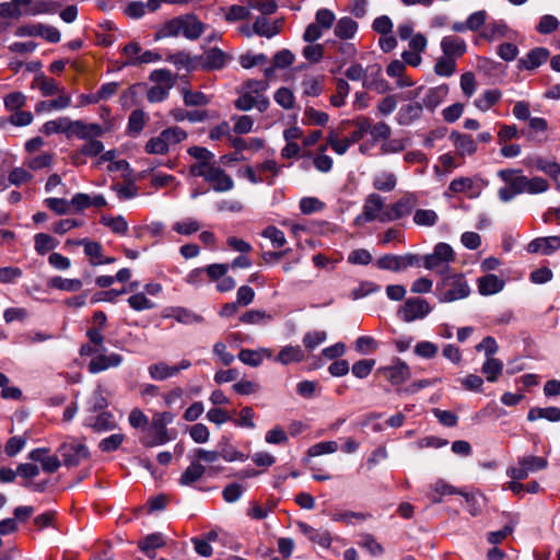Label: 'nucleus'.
I'll return each instance as SVG.
<instances>
[{
	"mask_svg": "<svg viewBox=\"0 0 560 560\" xmlns=\"http://www.w3.org/2000/svg\"><path fill=\"white\" fill-rule=\"evenodd\" d=\"M521 173L518 170H501L499 171V177L506 184H509L516 195L527 192L528 178L525 175H516Z\"/></svg>",
	"mask_w": 560,
	"mask_h": 560,
	"instance_id": "nucleus-17",
	"label": "nucleus"
},
{
	"mask_svg": "<svg viewBox=\"0 0 560 560\" xmlns=\"http://www.w3.org/2000/svg\"><path fill=\"white\" fill-rule=\"evenodd\" d=\"M376 374L384 376L388 382L396 386L409 380L411 371L406 362L396 358L393 360L390 365L378 368L376 370Z\"/></svg>",
	"mask_w": 560,
	"mask_h": 560,
	"instance_id": "nucleus-7",
	"label": "nucleus"
},
{
	"mask_svg": "<svg viewBox=\"0 0 560 560\" xmlns=\"http://www.w3.org/2000/svg\"><path fill=\"white\" fill-rule=\"evenodd\" d=\"M179 36V19L175 16L161 24L153 35L154 40Z\"/></svg>",
	"mask_w": 560,
	"mask_h": 560,
	"instance_id": "nucleus-34",
	"label": "nucleus"
},
{
	"mask_svg": "<svg viewBox=\"0 0 560 560\" xmlns=\"http://www.w3.org/2000/svg\"><path fill=\"white\" fill-rule=\"evenodd\" d=\"M148 371L151 378L155 381H164L168 377L175 376L178 373V369H175V365H167L165 362L151 364Z\"/></svg>",
	"mask_w": 560,
	"mask_h": 560,
	"instance_id": "nucleus-37",
	"label": "nucleus"
},
{
	"mask_svg": "<svg viewBox=\"0 0 560 560\" xmlns=\"http://www.w3.org/2000/svg\"><path fill=\"white\" fill-rule=\"evenodd\" d=\"M338 450V443L336 441L319 442L312 445L307 450V455L311 457L320 456L324 454H331Z\"/></svg>",
	"mask_w": 560,
	"mask_h": 560,
	"instance_id": "nucleus-56",
	"label": "nucleus"
},
{
	"mask_svg": "<svg viewBox=\"0 0 560 560\" xmlns=\"http://www.w3.org/2000/svg\"><path fill=\"white\" fill-rule=\"evenodd\" d=\"M358 27L359 25L353 19L343 16L337 22L334 33L340 39H351L354 37Z\"/></svg>",
	"mask_w": 560,
	"mask_h": 560,
	"instance_id": "nucleus-31",
	"label": "nucleus"
},
{
	"mask_svg": "<svg viewBox=\"0 0 560 560\" xmlns=\"http://www.w3.org/2000/svg\"><path fill=\"white\" fill-rule=\"evenodd\" d=\"M124 440H125V435L122 433H115V434H112V435L103 439L100 442L98 447L102 452H105V453L115 452L120 447Z\"/></svg>",
	"mask_w": 560,
	"mask_h": 560,
	"instance_id": "nucleus-61",
	"label": "nucleus"
},
{
	"mask_svg": "<svg viewBox=\"0 0 560 560\" xmlns=\"http://www.w3.org/2000/svg\"><path fill=\"white\" fill-rule=\"evenodd\" d=\"M148 119V115L142 109H133L128 117L126 135L132 138L138 137L145 127Z\"/></svg>",
	"mask_w": 560,
	"mask_h": 560,
	"instance_id": "nucleus-24",
	"label": "nucleus"
},
{
	"mask_svg": "<svg viewBox=\"0 0 560 560\" xmlns=\"http://www.w3.org/2000/svg\"><path fill=\"white\" fill-rule=\"evenodd\" d=\"M441 50L444 56L452 59L464 56L467 51L466 42L454 35L444 36L441 40Z\"/></svg>",
	"mask_w": 560,
	"mask_h": 560,
	"instance_id": "nucleus-15",
	"label": "nucleus"
},
{
	"mask_svg": "<svg viewBox=\"0 0 560 560\" xmlns=\"http://www.w3.org/2000/svg\"><path fill=\"white\" fill-rule=\"evenodd\" d=\"M508 31V25L503 22H492L487 28L482 32L481 36L488 40L492 42L495 37H504Z\"/></svg>",
	"mask_w": 560,
	"mask_h": 560,
	"instance_id": "nucleus-54",
	"label": "nucleus"
},
{
	"mask_svg": "<svg viewBox=\"0 0 560 560\" xmlns=\"http://www.w3.org/2000/svg\"><path fill=\"white\" fill-rule=\"evenodd\" d=\"M432 312L430 303L421 296L405 300L397 315H429Z\"/></svg>",
	"mask_w": 560,
	"mask_h": 560,
	"instance_id": "nucleus-14",
	"label": "nucleus"
},
{
	"mask_svg": "<svg viewBox=\"0 0 560 560\" xmlns=\"http://www.w3.org/2000/svg\"><path fill=\"white\" fill-rule=\"evenodd\" d=\"M45 206L58 215L71 212L70 202L65 198L49 197L44 200Z\"/></svg>",
	"mask_w": 560,
	"mask_h": 560,
	"instance_id": "nucleus-51",
	"label": "nucleus"
},
{
	"mask_svg": "<svg viewBox=\"0 0 560 560\" xmlns=\"http://www.w3.org/2000/svg\"><path fill=\"white\" fill-rule=\"evenodd\" d=\"M450 138L460 155H471L477 151V144L470 135L452 131Z\"/></svg>",
	"mask_w": 560,
	"mask_h": 560,
	"instance_id": "nucleus-25",
	"label": "nucleus"
},
{
	"mask_svg": "<svg viewBox=\"0 0 560 560\" xmlns=\"http://www.w3.org/2000/svg\"><path fill=\"white\" fill-rule=\"evenodd\" d=\"M352 124L355 126V129L348 137L352 143L359 142L363 136L370 131L371 129V120L365 116L357 117Z\"/></svg>",
	"mask_w": 560,
	"mask_h": 560,
	"instance_id": "nucleus-43",
	"label": "nucleus"
},
{
	"mask_svg": "<svg viewBox=\"0 0 560 560\" xmlns=\"http://www.w3.org/2000/svg\"><path fill=\"white\" fill-rule=\"evenodd\" d=\"M560 248V236L536 237L527 245V252L530 254L541 253L549 256Z\"/></svg>",
	"mask_w": 560,
	"mask_h": 560,
	"instance_id": "nucleus-13",
	"label": "nucleus"
},
{
	"mask_svg": "<svg viewBox=\"0 0 560 560\" xmlns=\"http://www.w3.org/2000/svg\"><path fill=\"white\" fill-rule=\"evenodd\" d=\"M100 223L112 230L113 233L125 235L128 232V222L122 215H102Z\"/></svg>",
	"mask_w": 560,
	"mask_h": 560,
	"instance_id": "nucleus-36",
	"label": "nucleus"
},
{
	"mask_svg": "<svg viewBox=\"0 0 560 560\" xmlns=\"http://www.w3.org/2000/svg\"><path fill=\"white\" fill-rule=\"evenodd\" d=\"M456 61L450 57H440L434 66V72L440 77L448 78L455 73Z\"/></svg>",
	"mask_w": 560,
	"mask_h": 560,
	"instance_id": "nucleus-50",
	"label": "nucleus"
},
{
	"mask_svg": "<svg viewBox=\"0 0 560 560\" xmlns=\"http://www.w3.org/2000/svg\"><path fill=\"white\" fill-rule=\"evenodd\" d=\"M504 280L493 273H487L478 279V292L481 295L497 294L504 288Z\"/></svg>",
	"mask_w": 560,
	"mask_h": 560,
	"instance_id": "nucleus-21",
	"label": "nucleus"
},
{
	"mask_svg": "<svg viewBox=\"0 0 560 560\" xmlns=\"http://www.w3.org/2000/svg\"><path fill=\"white\" fill-rule=\"evenodd\" d=\"M275 101L284 109H291L294 107L295 97L293 92L285 86L278 89L275 93Z\"/></svg>",
	"mask_w": 560,
	"mask_h": 560,
	"instance_id": "nucleus-53",
	"label": "nucleus"
},
{
	"mask_svg": "<svg viewBox=\"0 0 560 560\" xmlns=\"http://www.w3.org/2000/svg\"><path fill=\"white\" fill-rule=\"evenodd\" d=\"M518 465L525 466V469L529 474L547 468L548 462L544 457L529 455L518 458Z\"/></svg>",
	"mask_w": 560,
	"mask_h": 560,
	"instance_id": "nucleus-46",
	"label": "nucleus"
},
{
	"mask_svg": "<svg viewBox=\"0 0 560 560\" xmlns=\"http://www.w3.org/2000/svg\"><path fill=\"white\" fill-rule=\"evenodd\" d=\"M57 453L62 459L61 464L66 467H75L83 459L90 457L88 446L74 440L61 443L57 448Z\"/></svg>",
	"mask_w": 560,
	"mask_h": 560,
	"instance_id": "nucleus-5",
	"label": "nucleus"
},
{
	"mask_svg": "<svg viewBox=\"0 0 560 560\" xmlns=\"http://www.w3.org/2000/svg\"><path fill=\"white\" fill-rule=\"evenodd\" d=\"M261 236L270 240V242L272 243V246L276 248H280V247L284 246V244L287 243L284 233L275 225L267 226L261 232Z\"/></svg>",
	"mask_w": 560,
	"mask_h": 560,
	"instance_id": "nucleus-55",
	"label": "nucleus"
},
{
	"mask_svg": "<svg viewBox=\"0 0 560 560\" xmlns=\"http://www.w3.org/2000/svg\"><path fill=\"white\" fill-rule=\"evenodd\" d=\"M90 425L96 432H104V431H110V430L115 429L116 422L110 412L103 411L95 417L94 422L91 423Z\"/></svg>",
	"mask_w": 560,
	"mask_h": 560,
	"instance_id": "nucleus-48",
	"label": "nucleus"
},
{
	"mask_svg": "<svg viewBox=\"0 0 560 560\" xmlns=\"http://www.w3.org/2000/svg\"><path fill=\"white\" fill-rule=\"evenodd\" d=\"M144 150L149 154H166L168 152V147L162 137V133H160L158 137L151 138L145 143Z\"/></svg>",
	"mask_w": 560,
	"mask_h": 560,
	"instance_id": "nucleus-63",
	"label": "nucleus"
},
{
	"mask_svg": "<svg viewBox=\"0 0 560 560\" xmlns=\"http://www.w3.org/2000/svg\"><path fill=\"white\" fill-rule=\"evenodd\" d=\"M305 120L303 121L306 125H316L324 127L329 120L328 114L325 112L317 110L313 107H306L305 112Z\"/></svg>",
	"mask_w": 560,
	"mask_h": 560,
	"instance_id": "nucleus-52",
	"label": "nucleus"
},
{
	"mask_svg": "<svg viewBox=\"0 0 560 560\" xmlns=\"http://www.w3.org/2000/svg\"><path fill=\"white\" fill-rule=\"evenodd\" d=\"M48 287L51 289L77 292L82 288V281L80 279H66L60 276H55L48 279Z\"/></svg>",
	"mask_w": 560,
	"mask_h": 560,
	"instance_id": "nucleus-33",
	"label": "nucleus"
},
{
	"mask_svg": "<svg viewBox=\"0 0 560 560\" xmlns=\"http://www.w3.org/2000/svg\"><path fill=\"white\" fill-rule=\"evenodd\" d=\"M3 103L7 110H19L25 106L26 96L22 92H11L4 97Z\"/></svg>",
	"mask_w": 560,
	"mask_h": 560,
	"instance_id": "nucleus-62",
	"label": "nucleus"
},
{
	"mask_svg": "<svg viewBox=\"0 0 560 560\" xmlns=\"http://www.w3.org/2000/svg\"><path fill=\"white\" fill-rule=\"evenodd\" d=\"M502 97V92L498 89H491L485 91L475 100V106L481 112L489 110L494 106Z\"/></svg>",
	"mask_w": 560,
	"mask_h": 560,
	"instance_id": "nucleus-32",
	"label": "nucleus"
},
{
	"mask_svg": "<svg viewBox=\"0 0 560 560\" xmlns=\"http://www.w3.org/2000/svg\"><path fill=\"white\" fill-rule=\"evenodd\" d=\"M350 92V85L345 79L336 81V93L331 95L330 103L334 107H341L346 103V97Z\"/></svg>",
	"mask_w": 560,
	"mask_h": 560,
	"instance_id": "nucleus-44",
	"label": "nucleus"
},
{
	"mask_svg": "<svg viewBox=\"0 0 560 560\" xmlns=\"http://www.w3.org/2000/svg\"><path fill=\"white\" fill-rule=\"evenodd\" d=\"M470 288L463 273L444 275L436 283L434 295L441 303H451L467 298Z\"/></svg>",
	"mask_w": 560,
	"mask_h": 560,
	"instance_id": "nucleus-2",
	"label": "nucleus"
},
{
	"mask_svg": "<svg viewBox=\"0 0 560 560\" xmlns=\"http://www.w3.org/2000/svg\"><path fill=\"white\" fill-rule=\"evenodd\" d=\"M304 358V352L300 346H287L280 350L275 361L288 365L293 362H301Z\"/></svg>",
	"mask_w": 560,
	"mask_h": 560,
	"instance_id": "nucleus-30",
	"label": "nucleus"
},
{
	"mask_svg": "<svg viewBox=\"0 0 560 560\" xmlns=\"http://www.w3.org/2000/svg\"><path fill=\"white\" fill-rule=\"evenodd\" d=\"M69 131L79 139L94 140L101 137L104 132L101 125L95 122H84L82 120H75L69 122Z\"/></svg>",
	"mask_w": 560,
	"mask_h": 560,
	"instance_id": "nucleus-12",
	"label": "nucleus"
},
{
	"mask_svg": "<svg viewBox=\"0 0 560 560\" xmlns=\"http://www.w3.org/2000/svg\"><path fill=\"white\" fill-rule=\"evenodd\" d=\"M207 183H209L211 188L217 192H225L234 188L233 178L218 165L212 168Z\"/></svg>",
	"mask_w": 560,
	"mask_h": 560,
	"instance_id": "nucleus-16",
	"label": "nucleus"
},
{
	"mask_svg": "<svg viewBox=\"0 0 560 560\" xmlns=\"http://www.w3.org/2000/svg\"><path fill=\"white\" fill-rule=\"evenodd\" d=\"M165 60L173 63L178 70L186 69L187 71H194L198 69L197 56L191 57L189 52L185 50L168 54Z\"/></svg>",
	"mask_w": 560,
	"mask_h": 560,
	"instance_id": "nucleus-23",
	"label": "nucleus"
},
{
	"mask_svg": "<svg viewBox=\"0 0 560 560\" xmlns=\"http://www.w3.org/2000/svg\"><path fill=\"white\" fill-rule=\"evenodd\" d=\"M174 419L171 412H156L153 415L151 423L148 424L144 434L140 438V443L144 447H153L167 443L171 438L166 425Z\"/></svg>",
	"mask_w": 560,
	"mask_h": 560,
	"instance_id": "nucleus-3",
	"label": "nucleus"
},
{
	"mask_svg": "<svg viewBox=\"0 0 560 560\" xmlns=\"http://www.w3.org/2000/svg\"><path fill=\"white\" fill-rule=\"evenodd\" d=\"M422 257L418 254L407 253L405 255H396V272L404 271L410 267H420Z\"/></svg>",
	"mask_w": 560,
	"mask_h": 560,
	"instance_id": "nucleus-45",
	"label": "nucleus"
},
{
	"mask_svg": "<svg viewBox=\"0 0 560 560\" xmlns=\"http://www.w3.org/2000/svg\"><path fill=\"white\" fill-rule=\"evenodd\" d=\"M438 220V213L431 209H418L413 214V222L420 226H433Z\"/></svg>",
	"mask_w": 560,
	"mask_h": 560,
	"instance_id": "nucleus-47",
	"label": "nucleus"
},
{
	"mask_svg": "<svg viewBox=\"0 0 560 560\" xmlns=\"http://www.w3.org/2000/svg\"><path fill=\"white\" fill-rule=\"evenodd\" d=\"M423 113V105L419 102L402 105L396 116V120L400 126H409L419 119Z\"/></svg>",
	"mask_w": 560,
	"mask_h": 560,
	"instance_id": "nucleus-19",
	"label": "nucleus"
},
{
	"mask_svg": "<svg viewBox=\"0 0 560 560\" xmlns=\"http://www.w3.org/2000/svg\"><path fill=\"white\" fill-rule=\"evenodd\" d=\"M149 79L156 85H162L171 90L175 84V78L173 73L167 69H155L150 73Z\"/></svg>",
	"mask_w": 560,
	"mask_h": 560,
	"instance_id": "nucleus-42",
	"label": "nucleus"
},
{
	"mask_svg": "<svg viewBox=\"0 0 560 560\" xmlns=\"http://www.w3.org/2000/svg\"><path fill=\"white\" fill-rule=\"evenodd\" d=\"M448 93L446 84H442L428 90L421 103L427 109L433 112L445 98Z\"/></svg>",
	"mask_w": 560,
	"mask_h": 560,
	"instance_id": "nucleus-26",
	"label": "nucleus"
},
{
	"mask_svg": "<svg viewBox=\"0 0 560 560\" xmlns=\"http://www.w3.org/2000/svg\"><path fill=\"white\" fill-rule=\"evenodd\" d=\"M121 362L122 357L118 353H112L109 355L98 354L90 361L88 370L90 373L96 374L107 370L108 368L118 366Z\"/></svg>",
	"mask_w": 560,
	"mask_h": 560,
	"instance_id": "nucleus-18",
	"label": "nucleus"
},
{
	"mask_svg": "<svg viewBox=\"0 0 560 560\" xmlns=\"http://www.w3.org/2000/svg\"><path fill=\"white\" fill-rule=\"evenodd\" d=\"M231 59L232 57L221 48L212 47L205 50L202 55L197 56L198 69L202 71L222 70Z\"/></svg>",
	"mask_w": 560,
	"mask_h": 560,
	"instance_id": "nucleus-6",
	"label": "nucleus"
},
{
	"mask_svg": "<svg viewBox=\"0 0 560 560\" xmlns=\"http://www.w3.org/2000/svg\"><path fill=\"white\" fill-rule=\"evenodd\" d=\"M558 27H559L558 19L553 15L545 14L540 18V20L536 26V31L539 34L548 35V34H551L555 31H557Z\"/></svg>",
	"mask_w": 560,
	"mask_h": 560,
	"instance_id": "nucleus-59",
	"label": "nucleus"
},
{
	"mask_svg": "<svg viewBox=\"0 0 560 560\" xmlns=\"http://www.w3.org/2000/svg\"><path fill=\"white\" fill-rule=\"evenodd\" d=\"M298 527L311 541L319 545L323 548H329L331 545V537L328 530L316 529L304 522H298Z\"/></svg>",
	"mask_w": 560,
	"mask_h": 560,
	"instance_id": "nucleus-20",
	"label": "nucleus"
},
{
	"mask_svg": "<svg viewBox=\"0 0 560 560\" xmlns=\"http://www.w3.org/2000/svg\"><path fill=\"white\" fill-rule=\"evenodd\" d=\"M336 21L335 13L326 8L318 9L315 13V24L322 30H329Z\"/></svg>",
	"mask_w": 560,
	"mask_h": 560,
	"instance_id": "nucleus-58",
	"label": "nucleus"
},
{
	"mask_svg": "<svg viewBox=\"0 0 560 560\" xmlns=\"http://www.w3.org/2000/svg\"><path fill=\"white\" fill-rule=\"evenodd\" d=\"M550 56V51L546 47H535L530 49L525 57L520 58L517 61L518 70L533 71L544 65Z\"/></svg>",
	"mask_w": 560,
	"mask_h": 560,
	"instance_id": "nucleus-10",
	"label": "nucleus"
},
{
	"mask_svg": "<svg viewBox=\"0 0 560 560\" xmlns=\"http://www.w3.org/2000/svg\"><path fill=\"white\" fill-rule=\"evenodd\" d=\"M397 185V178L394 173L382 172L377 174L373 179V187L376 190L389 192L395 189Z\"/></svg>",
	"mask_w": 560,
	"mask_h": 560,
	"instance_id": "nucleus-38",
	"label": "nucleus"
},
{
	"mask_svg": "<svg viewBox=\"0 0 560 560\" xmlns=\"http://www.w3.org/2000/svg\"><path fill=\"white\" fill-rule=\"evenodd\" d=\"M205 472L206 467L201 463L192 458L190 465L180 475L179 485L191 486L192 483L201 479Z\"/></svg>",
	"mask_w": 560,
	"mask_h": 560,
	"instance_id": "nucleus-28",
	"label": "nucleus"
},
{
	"mask_svg": "<svg viewBox=\"0 0 560 560\" xmlns=\"http://www.w3.org/2000/svg\"><path fill=\"white\" fill-rule=\"evenodd\" d=\"M166 544V537L162 533L158 532L145 535L139 539L137 546L149 559L154 560L156 557V549L165 547Z\"/></svg>",
	"mask_w": 560,
	"mask_h": 560,
	"instance_id": "nucleus-11",
	"label": "nucleus"
},
{
	"mask_svg": "<svg viewBox=\"0 0 560 560\" xmlns=\"http://www.w3.org/2000/svg\"><path fill=\"white\" fill-rule=\"evenodd\" d=\"M503 363L499 359L488 358L482 364L481 371L488 382H495L502 373Z\"/></svg>",
	"mask_w": 560,
	"mask_h": 560,
	"instance_id": "nucleus-41",
	"label": "nucleus"
},
{
	"mask_svg": "<svg viewBox=\"0 0 560 560\" xmlns=\"http://www.w3.org/2000/svg\"><path fill=\"white\" fill-rule=\"evenodd\" d=\"M218 451L220 453V457L225 462H244L247 459V455L237 451L230 442L228 436H222L218 442Z\"/></svg>",
	"mask_w": 560,
	"mask_h": 560,
	"instance_id": "nucleus-27",
	"label": "nucleus"
},
{
	"mask_svg": "<svg viewBox=\"0 0 560 560\" xmlns=\"http://www.w3.org/2000/svg\"><path fill=\"white\" fill-rule=\"evenodd\" d=\"M375 366V360L374 359H363V360H359L357 361L353 365H352V374L358 377V378H365L368 377L372 370L374 369Z\"/></svg>",
	"mask_w": 560,
	"mask_h": 560,
	"instance_id": "nucleus-60",
	"label": "nucleus"
},
{
	"mask_svg": "<svg viewBox=\"0 0 560 560\" xmlns=\"http://www.w3.org/2000/svg\"><path fill=\"white\" fill-rule=\"evenodd\" d=\"M179 35L189 40L198 39L206 31L207 25L194 13L178 15Z\"/></svg>",
	"mask_w": 560,
	"mask_h": 560,
	"instance_id": "nucleus-9",
	"label": "nucleus"
},
{
	"mask_svg": "<svg viewBox=\"0 0 560 560\" xmlns=\"http://www.w3.org/2000/svg\"><path fill=\"white\" fill-rule=\"evenodd\" d=\"M58 8L59 3L50 0H11L0 3V18L18 20L22 15L54 14Z\"/></svg>",
	"mask_w": 560,
	"mask_h": 560,
	"instance_id": "nucleus-1",
	"label": "nucleus"
},
{
	"mask_svg": "<svg viewBox=\"0 0 560 560\" xmlns=\"http://www.w3.org/2000/svg\"><path fill=\"white\" fill-rule=\"evenodd\" d=\"M459 494L465 498L468 512L471 516H477L481 513L482 504L486 501V498L482 493H480V492L467 493V492L462 491V493H459Z\"/></svg>",
	"mask_w": 560,
	"mask_h": 560,
	"instance_id": "nucleus-39",
	"label": "nucleus"
},
{
	"mask_svg": "<svg viewBox=\"0 0 560 560\" xmlns=\"http://www.w3.org/2000/svg\"><path fill=\"white\" fill-rule=\"evenodd\" d=\"M448 190L454 194L469 192V198H476L480 195V189L475 186L472 178L469 177L454 178L448 185Z\"/></svg>",
	"mask_w": 560,
	"mask_h": 560,
	"instance_id": "nucleus-29",
	"label": "nucleus"
},
{
	"mask_svg": "<svg viewBox=\"0 0 560 560\" xmlns=\"http://www.w3.org/2000/svg\"><path fill=\"white\" fill-rule=\"evenodd\" d=\"M58 242L46 233H38L34 236V247L38 255H45L56 248Z\"/></svg>",
	"mask_w": 560,
	"mask_h": 560,
	"instance_id": "nucleus-40",
	"label": "nucleus"
},
{
	"mask_svg": "<svg viewBox=\"0 0 560 560\" xmlns=\"http://www.w3.org/2000/svg\"><path fill=\"white\" fill-rule=\"evenodd\" d=\"M253 31L259 36L271 38L280 33V27L277 23H270L265 16H258L253 24Z\"/></svg>",
	"mask_w": 560,
	"mask_h": 560,
	"instance_id": "nucleus-35",
	"label": "nucleus"
},
{
	"mask_svg": "<svg viewBox=\"0 0 560 560\" xmlns=\"http://www.w3.org/2000/svg\"><path fill=\"white\" fill-rule=\"evenodd\" d=\"M103 150L104 144L102 141L97 139L89 140L78 151L74 152V159L79 156H97L103 152Z\"/></svg>",
	"mask_w": 560,
	"mask_h": 560,
	"instance_id": "nucleus-49",
	"label": "nucleus"
},
{
	"mask_svg": "<svg viewBox=\"0 0 560 560\" xmlns=\"http://www.w3.org/2000/svg\"><path fill=\"white\" fill-rule=\"evenodd\" d=\"M418 203V198L415 194L408 192L389 208L381 212L378 215L380 222H392L397 221L411 214L412 210Z\"/></svg>",
	"mask_w": 560,
	"mask_h": 560,
	"instance_id": "nucleus-4",
	"label": "nucleus"
},
{
	"mask_svg": "<svg viewBox=\"0 0 560 560\" xmlns=\"http://www.w3.org/2000/svg\"><path fill=\"white\" fill-rule=\"evenodd\" d=\"M183 100L186 106H205L209 104V97L200 91L185 90L183 93Z\"/></svg>",
	"mask_w": 560,
	"mask_h": 560,
	"instance_id": "nucleus-57",
	"label": "nucleus"
},
{
	"mask_svg": "<svg viewBox=\"0 0 560 560\" xmlns=\"http://www.w3.org/2000/svg\"><path fill=\"white\" fill-rule=\"evenodd\" d=\"M161 133L165 142L167 143V147L170 144L180 143L187 138V132L177 126L166 128Z\"/></svg>",
	"mask_w": 560,
	"mask_h": 560,
	"instance_id": "nucleus-64",
	"label": "nucleus"
},
{
	"mask_svg": "<svg viewBox=\"0 0 560 560\" xmlns=\"http://www.w3.org/2000/svg\"><path fill=\"white\" fill-rule=\"evenodd\" d=\"M459 493H462V490L456 489L443 479H438L433 485L429 487L427 497L432 503H440L442 501V497Z\"/></svg>",
	"mask_w": 560,
	"mask_h": 560,
	"instance_id": "nucleus-22",
	"label": "nucleus"
},
{
	"mask_svg": "<svg viewBox=\"0 0 560 560\" xmlns=\"http://www.w3.org/2000/svg\"><path fill=\"white\" fill-rule=\"evenodd\" d=\"M384 199L382 196L373 192L370 194L364 202L363 211L354 219L355 225H362L368 222H372L378 219L381 212H383Z\"/></svg>",
	"mask_w": 560,
	"mask_h": 560,
	"instance_id": "nucleus-8",
	"label": "nucleus"
}]
</instances>
